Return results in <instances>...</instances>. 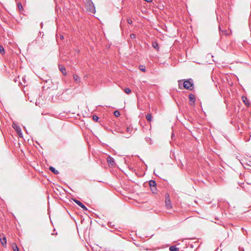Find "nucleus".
Instances as JSON below:
<instances>
[{
  "mask_svg": "<svg viewBox=\"0 0 251 251\" xmlns=\"http://www.w3.org/2000/svg\"><path fill=\"white\" fill-rule=\"evenodd\" d=\"M165 205L167 209H171L172 207L169 195H165Z\"/></svg>",
  "mask_w": 251,
  "mask_h": 251,
  "instance_id": "f257e3e1",
  "label": "nucleus"
},
{
  "mask_svg": "<svg viewBox=\"0 0 251 251\" xmlns=\"http://www.w3.org/2000/svg\"><path fill=\"white\" fill-rule=\"evenodd\" d=\"M193 83L188 80H185L183 82V86L186 89L192 90Z\"/></svg>",
  "mask_w": 251,
  "mask_h": 251,
  "instance_id": "f03ea898",
  "label": "nucleus"
},
{
  "mask_svg": "<svg viewBox=\"0 0 251 251\" xmlns=\"http://www.w3.org/2000/svg\"><path fill=\"white\" fill-rule=\"evenodd\" d=\"M87 10L92 12V13H95V9L94 8V6L93 3L91 1H88L86 4Z\"/></svg>",
  "mask_w": 251,
  "mask_h": 251,
  "instance_id": "7ed1b4c3",
  "label": "nucleus"
},
{
  "mask_svg": "<svg viewBox=\"0 0 251 251\" xmlns=\"http://www.w3.org/2000/svg\"><path fill=\"white\" fill-rule=\"evenodd\" d=\"M62 95H63V93H58L55 96H52V101L53 102H56L57 100H63L62 99V98H63Z\"/></svg>",
  "mask_w": 251,
  "mask_h": 251,
  "instance_id": "20e7f679",
  "label": "nucleus"
},
{
  "mask_svg": "<svg viewBox=\"0 0 251 251\" xmlns=\"http://www.w3.org/2000/svg\"><path fill=\"white\" fill-rule=\"evenodd\" d=\"M12 127L16 130L17 133L22 130L20 126L14 122L13 123Z\"/></svg>",
  "mask_w": 251,
  "mask_h": 251,
  "instance_id": "39448f33",
  "label": "nucleus"
},
{
  "mask_svg": "<svg viewBox=\"0 0 251 251\" xmlns=\"http://www.w3.org/2000/svg\"><path fill=\"white\" fill-rule=\"evenodd\" d=\"M189 99L190 101V104L193 105L195 101V97L193 94H190L189 95Z\"/></svg>",
  "mask_w": 251,
  "mask_h": 251,
  "instance_id": "423d86ee",
  "label": "nucleus"
},
{
  "mask_svg": "<svg viewBox=\"0 0 251 251\" xmlns=\"http://www.w3.org/2000/svg\"><path fill=\"white\" fill-rule=\"evenodd\" d=\"M74 201L77 205H78L79 206H80L81 208H82L84 210L86 211L87 210V208H86V207L83 203H82L80 201L76 200H75Z\"/></svg>",
  "mask_w": 251,
  "mask_h": 251,
  "instance_id": "0eeeda50",
  "label": "nucleus"
},
{
  "mask_svg": "<svg viewBox=\"0 0 251 251\" xmlns=\"http://www.w3.org/2000/svg\"><path fill=\"white\" fill-rule=\"evenodd\" d=\"M55 11L57 13L58 18H59L60 17H61V10L60 7L56 5L55 7Z\"/></svg>",
  "mask_w": 251,
  "mask_h": 251,
  "instance_id": "6e6552de",
  "label": "nucleus"
},
{
  "mask_svg": "<svg viewBox=\"0 0 251 251\" xmlns=\"http://www.w3.org/2000/svg\"><path fill=\"white\" fill-rule=\"evenodd\" d=\"M107 162L109 165L113 166L114 164V159L110 156H108L107 158Z\"/></svg>",
  "mask_w": 251,
  "mask_h": 251,
  "instance_id": "1a4fd4ad",
  "label": "nucleus"
},
{
  "mask_svg": "<svg viewBox=\"0 0 251 251\" xmlns=\"http://www.w3.org/2000/svg\"><path fill=\"white\" fill-rule=\"evenodd\" d=\"M0 242H1V244L2 246L3 247H5L6 246V244H7V241H6V237L5 236H4L2 239L0 238Z\"/></svg>",
  "mask_w": 251,
  "mask_h": 251,
  "instance_id": "9d476101",
  "label": "nucleus"
},
{
  "mask_svg": "<svg viewBox=\"0 0 251 251\" xmlns=\"http://www.w3.org/2000/svg\"><path fill=\"white\" fill-rule=\"evenodd\" d=\"M49 170L54 174L57 175L59 174V171L56 170L55 168L52 166H50L49 167Z\"/></svg>",
  "mask_w": 251,
  "mask_h": 251,
  "instance_id": "9b49d317",
  "label": "nucleus"
},
{
  "mask_svg": "<svg viewBox=\"0 0 251 251\" xmlns=\"http://www.w3.org/2000/svg\"><path fill=\"white\" fill-rule=\"evenodd\" d=\"M149 185L151 188L156 186V182L154 180H151L149 181Z\"/></svg>",
  "mask_w": 251,
  "mask_h": 251,
  "instance_id": "f8f14e48",
  "label": "nucleus"
},
{
  "mask_svg": "<svg viewBox=\"0 0 251 251\" xmlns=\"http://www.w3.org/2000/svg\"><path fill=\"white\" fill-rule=\"evenodd\" d=\"M152 47L157 50H159V47L157 42H153L152 44Z\"/></svg>",
  "mask_w": 251,
  "mask_h": 251,
  "instance_id": "ddd939ff",
  "label": "nucleus"
},
{
  "mask_svg": "<svg viewBox=\"0 0 251 251\" xmlns=\"http://www.w3.org/2000/svg\"><path fill=\"white\" fill-rule=\"evenodd\" d=\"M242 99L244 102L245 103V104L247 105L248 106H249L250 104L249 103L248 99L246 97H242Z\"/></svg>",
  "mask_w": 251,
  "mask_h": 251,
  "instance_id": "4468645a",
  "label": "nucleus"
},
{
  "mask_svg": "<svg viewBox=\"0 0 251 251\" xmlns=\"http://www.w3.org/2000/svg\"><path fill=\"white\" fill-rule=\"evenodd\" d=\"M171 251H179V248L176 247V246H171L169 248Z\"/></svg>",
  "mask_w": 251,
  "mask_h": 251,
  "instance_id": "2eb2a0df",
  "label": "nucleus"
},
{
  "mask_svg": "<svg viewBox=\"0 0 251 251\" xmlns=\"http://www.w3.org/2000/svg\"><path fill=\"white\" fill-rule=\"evenodd\" d=\"M12 248H13V251H19V249L17 245L15 243L13 244Z\"/></svg>",
  "mask_w": 251,
  "mask_h": 251,
  "instance_id": "dca6fc26",
  "label": "nucleus"
},
{
  "mask_svg": "<svg viewBox=\"0 0 251 251\" xmlns=\"http://www.w3.org/2000/svg\"><path fill=\"white\" fill-rule=\"evenodd\" d=\"M74 80L76 82L78 83L80 81V78L77 75H74Z\"/></svg>",
  "mask_w": 251,
  "mask_h": 251,
  "instance_id": "f3484780",
  "label": "nucleus"
},
{
  "mask_svg": "<svg viewBox=\"0 0 251 251\" xmlns=\"http://www.w3.org/2000/svg\"><path fill=\"white\" fill-rule=\"evenodd\" d=\"M54 192L58 197H59V195L62 196L61 192L60 190H58V188H56V190H54Z\"/></svg>",
  "mask_w": 251,
  "mask_h": 251,
  "instance_id": "a211bd4d",
  "label": "nucleus"
},
{
  "mask_svg": "<svg viewBox=\"0 0 251 251\" xmlns=\"http://www.w3.org/2000/svg\"><path fill=\"white\" fill-rule=\"evenodd\" d=\"M146 119L147 121L151 122L152 120V116L151 114H148L146 115Z\"/></svg>",
  "mask_w": 251,
  "mask_h": 251,
  "instance_id": "6ab92c4d",
  "label": "nucleus"
},
{
  "mask_svg": "<svg viewBox=\"0 0 251 251\" xmlns=\"http://www.w3.org/2000/svg\"><path fill=\"white\" fill-rule=\"evenodd\" d=\"M18 7L19 10V11H22L24 10V8L23 7V5L21 2H19L18 3Z\"/></svg>",
  "mask_w": 251,
  "mask_h": 251,
  "instance_id": "aec40b11",
  "label": "nucleus"
},
{
  "mask_svg": "<svg viewBox=\"0 0 251 251\" xmlns=\"http://www.w3.org/2000/svg\"><path fill=\"white\" fill-rule=\"evenodd\" d=\"M0 53L3 54L5 53L4 48L2 46H0Z\"/></svg>",
  "mask_w": 251,
  "mask_h": 251,
  "instance_id": "412c9836",
  "label": "nucleus"
},
{
  "mask_svg": "<svg viewBox=\"0 0 251 251\" xmlns=\"http://www.w3.org/2000/svg\"><path fill=\"white\" fill-rule=\"evenodd\" d=\"M124 91L127 94H129L131 93V90L128 88H125Z\"/></svg>",
  "mask_w": 251,
  "mask_h": 251,
  "instance_id": "4be33fe9",
  "label": "nucleus"
},
{
  "mask_svg": "<svg viewBox=\"0 0 251 251\" xmlns=\"http://www.w3.org/2000/svg\"><path fill=\"white\" fill-rule=\"evenodd\" d=\"M114 114L117 117H119L121 115L120 112L118 110L115 111L114 112Z\"/></svg>",
  "mask_w": 251,
  "mask_h": 251,
  "instance_id": "5701e85b",
  "label": "nucleus"
},
{
  "mask_svg": "<svg viewBox=\"0 0 251 251\" xmlns=\"http://www.w3.org/2000/svg\"><path fill=\"white\" fill-rule=\"evenodd\" d=\"M151 189L153 193L155 194L157 193V189H156V186L151 188Z\"/></svg>",
  "mask_w": 251,
  "mask_h": 251,
  "instance_id": "b1692460",
  "label": "nucleus"
},
{
  "mask_svg": "<svg viewBox=\"0 0 251 251\" xmlns=\"http://www.w3.org/2000/svg\"><path fill=\"white\" fill-rule=\"evenodd\" d=\"M139 69L140 70L142 71L143 72H146V68H145V66H140L139 67Z\"/></svg>",
  "mask_w": 251,
  "mask_h": 251,
  "instance_id": "393cba45",
  "label": "nucleus"
},
{
  "mask_svg": "<svg viewBox=\"0 0 251 251\" xmlns=\"http://www.w3.org/2000/svg\"><path fill=\"white\" fill-rule=\"evenodd\" d=\"M58 67L60 71L63 74V65L59 64Z\"/></svg>",
  "mask_w": 251,
  "mask_h": 251,
  "instance_id": "a878e982",
  "label": "nucleus"
},
{
  "mask_svg": "<svg viewBox=\"0 0 251 251\" xmlns=\"http://www.w3.org/2000/svg\"><path fill=\"white\" fill-rule=\"evenodd\" d=\"M93 119L94 121L97 122L99 120V117L98 116L95 115V116H93Z\"/></svg>",
  "mask_w": 251,
  "mask_h": 251,
  "instance_id": "bb28decb",
  "label": "nucleus"
},
{
  "mask_svg": "<svg viewBox=\"0 0 251 251\" xmlns=\"http://www.w3.org/2000/svg\"><path fill=\"white\" fill-rule=\"evenodd\" d=\"M126 131L128 132H129L130 133H131V131H132V129L129 127H127L126 128Z\"/></svg>",
  "mask_w": 251,
  "mask_h": 251,
  "instance_id": "cd10ccee",
  "label": "nucleus"
},
{
  "mask_svg": "<svg viewBox=\"0 0 251 251\" xmlns=\"http://www.w3.org/2000/svg\"><path fill=\"white\" fill-rule=\"evenodd\" d=\"M17 134L19 135V137H21V138L23 137V133H22V130L21 131H20L19 132H18Z\"/></svg>",
  "mask_w": 251,
  "mask_h": 251,
  "instance_id": "c85d7f7f",
  "label": "nucleus"
},
{
  "mask_svg": "<svg viewBox=\"0 0 251 251\" xmlns=\"http://www.w3.org/2000/svg\"><path fill=\"white\" fill-rule=\"evenodd\" d=\"M55 116L56 117H57V118L60 119V120H62V116L61 115V113H60L58 115H55Z\"/></svg>",
  "mask_w": 251,
  "mask_h": 251,
  "instance_id": "c756f323",
  "label": "nucleus"
},
{
  "mask_svg": "<svg viewBox=\"0 0 251 251\" xmlns=\"http://www.w3.org/2000/svg\"><path fill=\"white\" fill-rule=\"evenodd\" d=\"M130 38L132 39H134L136 38V35L134 34H132L130 35Z\"/></svg>",
  "mask_w": 251,
  "mask_h": 251,
  "instance_id": "7c9ffc66",
  "label": "nucleus"
},
{
  "mask_svg": "<svg viewBox=\"0 0 251 251\" xmlns=\"http://www.w3.org/2000/svg\"><path fill=\"white\" fill-rule=\"evenodd\" d=\"M127 23L129 24H131L132 23V21L131 19H127Z\"/></svg>",
  "mask_w": 251,
  "mask_h": 251,
  "instance_id": "2f4dec72",
  "label": "nucleus"
},
{
  "mask_svg": "<svg viewBox=\"0 0 251 251\" xmlns=\"http://www.w3.org/2000/svg\"><path fill=\"white\" fill-rule=\"evenodd\" d=\"M41 79L44 81H46V82H47L49 80H50L49 79H47V78H46V79H44V78H41Z\"/></svg>",
  "mask_w": 251,
  "mask_h": 251,
  "instance_id": "473e14b6",
  "label": "nucleus"
},
{
  "mask_svg": "<svg viewBox=\"0 0 251 251\" xmlns=\"http://www.w3.org/2000/svg\"><path fill=\"white\" fill-rule=\"evenodd\" d=\"M59 36H60V39L61 40H63V34L61 33V34H60Z\"/></svg>",
  "mask_w": 251,
  "mask_h": 251,
  "instance_id": "72a5a7b5",
  "label": "nucleus"
},
{
  "mask_svg": "<svg viewBox=\"0 0 251 251\" xmlns=\"http://www.w3.org/2000/svg\"><path fill=\"white\" fill-rule=\"evenodd\" d=\"M58 190H60V191H61L62 190H63V187H61V186H58Z\"/></svg>",
  "mask_w": 251,
  "mask_h": 251,
  "instance_id": "f704fd0d",
  "label": "nucleus"
},
{
  "mask_svg": "<svg viewBox=\"0 0 251 251\" xmlns=\"http://www.w3.org/2000/svg\"><path fill=\"white\" fill-rule=\"evenodd\" d=\"M39 104H40V102H38L37 100H36V101L35 102L36 105H37V106L39 105Z\"/></svg>",
  "mask_w": 251,
  "mask_h": 251,
  "instance_id": "c9c22d12",
  "label": "nucleus"
},
{
  "mask_svg": "<svg viewBox=\"0 0 251 251\" xmlns=\"http://www.w3.org/2000/svg\"><path fill=\"white\" fill-rule=\"evenodd\" d=\"M55 229H54L53 232L51 233L52 235H56L57 234V232H54Z\"/></svg>",
  "mask_w": 251,
  "mask_h": 251,
  "instance_id": "e433bc0d",
  "label": "nucleus"
},
{
  "mask_svg": "<svg viewBox=\"0 0 251 251\" xmlns=\"http://www.w3.org/2000/svg\"><path fill=\"white\" fill-rule=\"evenodd\" d=\"M24 128H25V130L26 132L27 133H28V132H27V130H26V129L25 128V126H24Z\"/></svg>",
  "mask_w": 251,
  "mask_h": 251,
  "instance_id": "4c0bfd02",
  "label": "nucleus"
},
{
  "mask_svg": "<svg viewBox=\"0 0 251 251\" xmlns=\"http://www.w3.org/2000/svg\"><path fill=\"white\" fill-rule=\"evenodd\" d=\"M56 24L58 25V21H57V19L56 18Z\"/></svg>",
  "mask_w": 251,
  "mask_h": 251,
  "instance_id": "58836bf2",
  "label": "nucleus"
},
{
  "mask_svg": "<svg viewBox=\"0 0 251 251\" xmlns=\"http://www.w3.org/2000/svg\"><path fill=\"white\" fill-rule=\"evenodd\" d=\"M41 25L42 27V26H43V23H41Z\"/></svg>",
  "mask_w": 251,
  "mask_h": 251,
  "instance_id": "ea45409f",
  "label": "nucleus"
}]
</instances>
